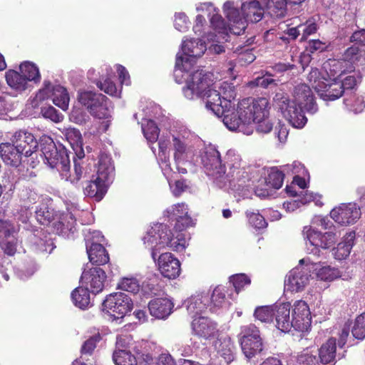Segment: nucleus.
Segmentation results:
<instances>
[{
	"instance_id": "obj_1",
	"label": "nucleus",
	"mask_w": 365,
	"mask_h": 365,
	"mask_svg": "<svg viewBox=\"0 0 365 365\" xmlns=\"http://www.w3.org/2000/svg\"><path fill=\"white\" fill-rule=\"evenodd\" d=\"M197 74L190 87L185 90L188 100L202 99L207 110H210L217 117H222V122L227 129L239 131L250 135L253 132L252 123L257 124L256 130L259 133H268L273 128V123L269 118V107L267 98H247L242 99L235 108L236 93L235 86L228 82L216 84L221 91H207L208 84L205 78Z\"/></svg>"
},
{
	"instance_id": "obj_2",
	"label": "nucleus",
	"mask_w": 365,
	"mask_h": 365,
	"mask_svg": "<svg viewBox=\"0 0 365 365\" xmlns=\"http://www.w3.org/2000/svg\"><path fill=\"white\" fill-rule=\"evenodd\" d=\"M188 210L187 205L184 202L169 207L165 214L170 221L175 222V232L167 225L156 223L143 237V245L150 251L151 257L154 259L157 252L162 248L169 247L176 252H182L185 249L187 241L182 231L194 225Z\"/></svg>"
},
{
	"instance_id": "obj_3",
	"label": "nucleus",
	"mask_w": 365,
	"mask_h": 365,
	"mask_svg": "<svg viewBox=\"0 0 365 365\" xmlns=\"http://www.w3.org/2000/svg\"><path fill=\"white\" fill-rule=\"evenodd\" d=\"M207 50V45L201 39H186L183 40L181 45V52L178 53L176 56L175 66L174 70V77L178 83H182L184 81L186 84L182 88V93L185 98V90L190 87L192 83H195L194 78L197 74L205 78L208 84L206 90L210 91H221L219 88H216V84H221L222 82L218 81L212 83L210 75L205 73L203 70L192 71L196 58L201 57ZM225 81H223L225 83Z\"/></svg>"
},
{
	"instance_id": "obj_4",
	"label": "nucleus",
	"mask_w": 365,
	"mask_h": 365,
	"mask_svg": "<svg viewBox=\"0 0 365 365\" xmlns=\"http://www.w3.org/2000/svg\"><path fill=\"white\" fill-rule=\"evenodd\" d=\"M293 98L290 100L284 93H277L273 100L275 106L292 127L302 128L307 123L304 110L313 115L318 111V106L310 87L305 83L294 86Z\"/></svg>"
},
{
	"instance_id": "obj_5",
	"label": "nucleus",
	"mask_w": 365,
	"mask_h": 365,
	"mask_svg": "<svg viewBox=\"0 0 365 365\" xmlns=\"http://www.w3.org/2000/svg\"><path fill=\"white\" fill-rule=\"evenodd\" d=\"M222 11L229 22L228 30L235 35L244 32L248 22L261 21L265 13L262 0H227Z\"/></svg>"
},
{
	"instance_id": "obj_6",
	"label": "nucleus",
	"mask_w": 365,
	"mask_h": 365,
	"mask_svg": "<svg viewBox=\"0 0 365 365\" xmlns=\"http://www.w3.org/2000/svg\"><path fill=\"white\" fill-rule=\"evenodd\" d=\"M41 158L51 169L58 171L62 179L71 183L77 182L83 175V168L74 160L73 173L70 171V160L66 150L61 145L57 146L49 136H43L39 143Z\"/></svg>"
},
{
	"instance_id": "obj_7",
	"label": "nucleus",
	"mask_w": 365,
	"mask_h": 365,
	"mask_svg": "<svg viewBox=\"0 0 365 365\" xmlns=\"http://www.w3.org/2000/svg\"><path fill=\"white\" fill-rule=\"evenodd\" d=\"M203 145V140L190 131L183 130L173 135V157L179 173L195 170L198 152Z\"/></svg>"
},
{
	"instance_id": "obj_8",
	"label": "nucleus",
	"mask_w": 365,
	"mask_h": 365,
	"mask_svg": "<svg viewBox=\"0 0 365 365\" xmlns=\"http://www.w3.org/2000/svg\"><path fill=\"white\" fill-rule=\"evenodd\" d=\"M222 182L217 183L219 187L229 186L232 190H243L250 185V168L242 161L241 156L233 150H229L225 156Z\"/></svg>"
},
{
	"instance_id": "obj_9",
	"label": "nucleus",
	"mask_w": 365,
	"mask_h": 365,
	"mask_svg": "<svg viewBox=\"0 0 365 365\" xmlns=\"http://www.w3.org/2000/svg\"><path fill=\"white\" fill-rule=\"evenodd\" d=\"M307 80L312 87L324 101H335L344 93L343 85L339 80L327 78L317 68H312Z\"/></svg>"
},
{
	"instance_id": "obj_10",
	"label": "nucleus",
	"mask_w": 365,
	"mask_h": 365,
	"mask_svg": "<svg viewBox=\"0 0 365 365\" xmlns=\"http://www.w3.org/2000/svg\"><path fill=\"white\" fill-rule=\"evenodd\" d=\"M199 151L195 166L202 165L205 173L217 186L218 182H223L221 178L224 173L220 153L215 147L207 146L205 143Z\"/></svg>"
},
{
	"instance_id": "obj_11",
	"label": "nucleus",
	"mask_w": 365,
	"mask_h": 365,
	"mask_svg": "<svg viewBox=\"0 0 365 365\" xmlns=\"http://www.w3.org/2000/svg\"><path fill=\"white\" fill-rule=\"evenodd\" d=\"M302 233L307 252L314 256H319L320 248L328 249L337 240L336 233L330 231L323 234L312 226H305Z\"/></svg>"
},
{
	"instance_id": "obj_12",
	"label": "nucleus",
	"mask_w": 365,
	"mask_h": 365,
	"mask_svg": "<svg viewBox=\"0 0 365 365\" xmlns=\"http://www.w3.org/2000/svg\"><path fill=\"white\" fill-rule=\"evenodd\" d=\"M312 259L309 257L299 260V265L292 269L287 275L284 286L287 290L292 292H299L309 284Z\"/></svg>"
},
{
	"instance_id": "obj_13",
	"label": "nucleus",
	"mask_w": 365,
	"mask_h": 365,
	"mask_svg": "<svg viewBox=\"0 0 365 365\" xmlns=\"http://www.w3.org/2000/svg\"><path fill=\"white\" fill-rule=\"evenodd\" d=\"M51 98L53 103L63 110L68 108L70 98L67 90L60 85H53L49 81H44L43 87L36 94L32 102V106H38V101H43Z\"/></svg>"
},
{
	"instance_id": "obj_14",
	"label": "nucleus",
	"mask_w": 365,
	"mask_h": 365,
	"mask_svg": "<svg viewBox=\"0 0 365 365\" xmlns=\"http://www.w3.org/2000/svg\"><path fill=\"white\" fill-rule=\"evenodd\" d=\"M78 101L81 105L86 107L90 113L96 118L103 119L110 116L108 98L101 93L89 91H79Z\"/></svg>"
},
{
	"instance_id": "obj_15",
	"label": "nucleus",
	"mask_w": 365,
	"mask_h": 365,
	"mask_svg": "<svg viewBox=\"0 0 365 365\" xmlns=\"http://www.w3.org/2000/svg\"><path fill=\"white\" fill-rule=\"evenodd\" d=\"M240 344L246 358L251 359L263 349V344L259 331L254 324H249L241 328Z\"/></svg>"
},
{
	"instance_id": "obj_16",
	"label": "nucleus",
	"mask_w": 365,
	"mask_h": 365,
	"mask_svg": "<svg viewBox=\"0 0 365 365\" xmlns=\"http://www.w3.org/2000/svg\"><path fill=\"white\" fill-rule=\"evenodd\" d=\"M131 298L123 292L113 293L103 301V310L115 319H122L133 309Z\"/></svg>"
},
{
	"instance_id": "obj_17",
	"label": "nucleus",
	"mask_w": 365,
	"mask_h": 365,
	"mask_svg": "<svg viewBox=\"0 0 365 365\" xmlns=\"http://www.w3.org/2000/svg\"><path fill=\"white\" fill-rule=\"evenodd\" d=\"M361 216V209L356 203H343L330 212L331 218L341 225L355 223Z\"/></svg>"
},
{
	"instance_id": "obj_18",
	"label": "nucleus",
	"mask_w": 365,
	"mask_h": 365,
	"mask_svg": "<svg viewBox=\"0 0 365 365\" xmlns=\"http://www.w3.org/2000/svg\"><path fill=\"white\" fill-rule=\"evenodd\" d=\"M322 69V73L326 75L327 78L339 80L342 76L354 72V66L346 61L344 53L342 58H330L326 61L323 63Z\"/></svg>"
},
{
	"instance_id": "obj_19",
	"label": "nucleus",
	"mask_w": 365,
	"mask_h": 365,
	"mask_svg": "<svg viewBox=\"0 0 365 365\" xmlns=\"http://www.w3.org/2000/svg\"><path fill=\"white\" fill-rule=\"evenodd\" d=\"M160 251L161 249L157 252L155 259L152 257L157 264L159 271L165 277L168 279L178 277L181 270L180 261L170 252L162 253L157 259V255Z\"/></svg>"
},
{
	"instance_id": "obj_20",
	"label": "nucleus",
	"mask_w": 365,
	"mask_h": 365,
	"mask_svg": "<svg viewBox=\"0 0 365 365\" xmlns=\"http://www.w3.org/2000/svg\"><path fill=\"white\" fill-rule=\"evenodd\" d=\"M106 278V272L103 269L93 267L82 273L81 284L96 294L103 290Z\"/></svg>"
},
{
	"instance_id": "obj_21",
	"label": "nucleus",
	"mask_w": 365,
	"mask_h": 365,
	"mask_svg": "<svg viewBox=\"0 0 365 365\" xmlns=\"http://www.w3.org/2000/svg\"><path fill=\"white\" fill-rule=\"evenodd\" d=\"M311 313L307 304L303 300L296 301L292 312L294 329L307 331L311 327Z\"/></svg>"
},
{
	"instance_id": "obj_22",
	"label": "nucleus",
	"mask_w": 365,
	"mask_h": 365,
	"mask_svg": "<svg viewBox=\"0 0 365 365\" xmlns=\"http://www.w3.org/2000/svg\"><path fill=\"white\" fill-rule=\"evenodd\" d=\"M220 365H228L235 357L236 347L227 335H221L214 343Z\"/></svg>"
},
{
	"instance_id": "obj_23",
	"label": "nucleus",
	"mask_w": 365,
	"mask_h": 365,
	"mask_svg": "<svg viewBox=\"0 0 365 365\" xmlns=\"http://www.w3.org/2000/svg\"><path fill=\"white\" fill-rule=\"evenodd\" d=\"M5 80L11 91L9 95L17 97L28 90L32 88L31 84H29L18 70L9 69L5 73Z\"/></svg>"
},
{
	"instance_id": "obj_24",
	"label": "nucleus",
	"mask_w": 365,
	"mask_h": 365,
	"mask_svg": "<svg viewBox=\"0 0 365 365\" xmlns=\"http://www.w3.org/2000/svg\"><path fill=\"white\" fill-rule=\"evenodd\" d=\"M196 11H207L208 16H210V24L214 29H219V32L222 33L223 37H226L228 27L224 19L219 14V9L215 7L211 2L199 3L196 5Z\"/></svg>"
},
{
	"instance_id": "obj_25",
	"label": "nucleus",
	"mask_w": 365,
	"mask_h": 365,
	"mask_svg": "<svg viewBox=\"0 0 365 365\" xmlns=\"http://www.w3.org/2000/svg\"><path fill=\"white\" fill-rule=\"evenodd\" d=\"M191 327L194 334L205 339L214 338L218 332L217 324L205 317L195 318L192 322Z\"/></svg>"
},
{
	"instance_id": "obj_26",
	"label": "nucleus",
	"mask_w": 365,
	"mask_h": 365,
	"mask_svg": "<svg viewBox=\"0 0 365 365\" xmlns=\"http://www.w3.org/2000/svg\"><path fill=\"white\" fill-rule=\"evenodd\" d=\"M12 143L23 153L24 156L31 155L33 150L38 146L34 136L25 130L16 132L13 137Z\"/></svg>"
},
{
	"instance_id": "obj_27",
	"label": "nucleus",
	"mask_w": 365,
	"mask_h": 365,
	"mask_svg": "<svg viewBox=\"0 0 365 365\" xmlns=\"http://www.w3.org/2000/svg\"><path fill=\"white\" fill-rule=\"evenodd\" d=\"M276 327L282 332H289L294 329L292 319L290 318V304L282 303L275 304L274 317Z\"/></svg>"
},
{
	"instance_id": "obj_28",
	"label": "nucleus",
	"mask_w": 365,
	"mask_h": 365,
	"mask_svg": "<svg viewBox=\"0 0 365 365\" xmlns=\"http://www.w3.org/2000/svg\"><path fill=\"white\" fill-rule=\"evenodd\" d=\"M173 307V303L168 298H156L148 304L150 315L158 319H166L172 313Z\"/></svg>"
},
{
	"instance_id": "obj_29",
	"label": "nucleus",
	"mask_w": 365,
	"mask_h": 365,
	"mask_svg": "<svg viewBox=\"0 0 365 365\" xmlns=\"http://www.w3.org/2000/svg\"><path fill=\"white\" fill-rule=\"evenodd\" d=\"M115 175V168L110 155L103 153L99 157L97 179L109 185Z\"/></svg>"
},
{
	"instance_id": "obj_30",
	"label": "nucleus",
	"mask_w": 365,
	"mask_h": 365,
	"mask_svg": "<svg viewBox=\"0 0 365 365\" xmlns=\"http://www.w3.org/2000/svg\"><path fill=\"white\" fill-rule=\"evenodd\" d=\"M108 185L96 177L94 179L85 182L83 186V194L86 197L101 201L107 192Z\"/></svg>"
},
{
	"instance_id": "obj_31",
	"label": "nucleus",
	"mask_w": 365,
	"mask_h": 365,
	"mask_svg": "<svg viewBox=\"0 0 365 365\" xmlns=\"http://www.w3.org/2000/svg\"><path fill=\"white\" fill-rule=\"evenodd\" d=\"M0 155L4 162L13 167L19 165L22 160L23 153L13 143H1Z\"/></svg>"
},
{
	"instance_id": "obj_32",
	"label": "nucleus",
	"mask_w": 365,
	"mask_h": 365,
	"mask_svg": "<svg viewBox=\"0 0 365 365\" xmlns=\"http://www.w3.org/2000/svg\"><path fill=\"white\" fill-rule=\"evenodd\" d=\"M209 302V295L205 294H198L190 297L185 302V305L189 314L192 317L202 313L207 307Z\"/></svg>"
},
{
	"instance_id": "obj_33",
	"label": "nucleus",
	"mask_w": 365,
	"mask_h": 365,
	"mask_svg": "<svg viewBox=\"0 0 365 365\" xmlns=\"http://www.w3.org/2000/svg\"><path fill=\"white\" fill-rule=\"evenodd\" d=\"M356 234L355 232H349L344 236L341 242L334 250L333 255L335 259L342 260L349 256L351 250L354 245Z\"/></svg>"
},
{
	"instance_id": "obj_34",
	"label": "nucleus",
	"mask_w": 365,
	"mask_h": 365,
	"mask_svg": "<svg viewBox=\"0 0 365 365\" xmlns=\"http://www.w3.org/2000/svg\"><path fill=\"white\" fill-rule=\"evenodd\" d=\"M86 252L88 259L92 264L97 265L105 264L109 261V256L102 244L95 243L88 245Z\"/></svg>"
},
{
	"instance_id": "obj_35",
	"label": "nucleus",
	"mask_w": 365,
	"mask_h": 365,
	"mask_svg": "<svg viewBox=\"0 0 365 365\" xmlns=\"http://www.w3.org/2000/svg\"><path fill=\"white\" fill-rule=\"evenodd\" d=\"M336 339L330 338L319 349V365H328L334 362L336 356Z\"/></svg>"
},
{
	"instance_id": "obj_36",
	"label": "nucleus",
	"mask_w": 365,
	"mask_h": 365,
	"mask_svg": "<svg viewBox=\"0 0 365 365\" xmlns=\"http://www.w3.org/2000/svg\"><path fill=\"white\" fill-rule=\"evenodd\" d=\"M19 73L26 80L29 84L31 83L37 84L41 81V74L38 66L33 62L24 61L19 66Z\"/></svg>"
},
{
	"instance_id": "obj_37",
	"label": "nucleus",
	"mask_w": 365,
	"mask_h": 365,
	"mask_svg": "<svg viewBox=\"0 0 365 365\" xmlns=\"http://www.w3.org/2000/svg\"><path fill=\"white\" fill-rule=\"evenodd\" d=\"M264 12L272 17L282 18L287 13V0H262Z\"/></svg>"
},
{
	"instance_id": "obj_38",
	"label": "nucleus",
	"mask_w": 365,
	"mask_h": 365,
	"mask_svg": "<svg viewBox=\"0 0 365 365\" xmlns=\"http://www.w3.org/2000/svg\"><path fill=\"white\" fill-rule=\"evenodd\" d=\"M226 304V288L223 286L216 287L211 296H209L207 307L210 311L212 312H216L219 308H222Z\"/></svg>"
},
{
	"instance_id": "obj_39",
	"label": "nucleus",
	"mask_w": 365,
	"mask_h": 365,
	"mask_svg": "<svg viewBox=\"0 0 365 365\" xmlns=\"http://www.w3.org/2000/svg\"><path fill=\"white\" fill-rule=\"evenodd\" d=\"M311 272H315L317 279L324 281H331L338 277V271L329 266L322 265L319 262L312 260Z\"/></svg>"
},
{
	"instance_id": "obj_40",
	"label": "nucleus",
	"mask_w": 365,
	"mask_h": 365,
	"mask_svg": "<svg viewBox=\"0 0 365 365\" xmlns=\"http://www.w3.org/2000/svg\"><path fill=\"white\" fill-rule=\"evenodd\" d=\"M81 286L75 289L71 293V299L76 307L86 309L91 306L90 290Z\"/></svg>"
},
{
	"instance_id": "obj_41",
	"label": "nucleus",
	"mask_w": 365,
	"mask_h": 365,
	"mask_svg": "<svg viewBox=\"0 0 365 365\" xmlns=\"http://www.w3.org/2000/svg\"><path fill=\"white\" fill-rule=\"evenodd\" d=\"M346 107L354 113H361L365 108V93H351L344 99Z\"/></svg>"
},
{
	"instance_id": "obj_42",
	"label": "nucleus",
	"mask_w": 365,
	"mask_h": 365,
	"mask_svg": "<svg viewBox=\"0 0 365 365\" xmlns=\"http://www.w3.org/2000/svg\"><path fill=\"white\" fill-rule=\"evenodd\" d=\"M143 135L149 143H155L159 137L160 129L151 119L144 118L141 123Z\"/></svg>"
},
{
	"instance_id": "obj_43",
	"label": "nucleus",
	"mask_w": 365,
	"mask_h": 365,
	"mask_svg": "<svg viewBox=\"0 0 365 365\" xmlns=\"http://www.w3.org/2000/svg\"><path fill=\"white\" fill-rule=\"evenodd\" d=\"M215 31V38L212 39V38H208L209 43H210V46H207V49L208 50V52L210 53H216L220 54L225 51V47L222 44V41H228V34L229 32L232 33L230 30L227 31V33L226 34V37L224 38L222 33L219 32V29H214Z\"/></svg>"
},
{
	"instance_id": "obj_44",
	"label": "nucleus",
	"mask_w": 365,
	"mask_h": 365,
	"mask_svg": "<svg viewBox=\"0 0 365 365\" xmlns=\"http://www.w3.org/2000/svg\"><path fill=\"white\" fill-rule=\"evenodd\" d=\"M344 57L351 64L362 66L365 64V51H360L357 47L351 46L344 52Z\"/></svg>"
},
{
	"instance_id": "obj_45",
	"label": "nucleus",
	"mask_w": 365,
	"mask_h": 365,
	"mask_svg": "<svg viewBox=\"0 0 365 365\" xmlns=\"http://www.w3.org/2000/svg\"><path fill=\"white\" fill-rule=\"evenodd\" d=\"M275 312V305L274 306H262L255 309L254 316L256 319L268 323L273 321Z\"/></svg>"
},
{
	"instance_id": "obj_46",
	"label": "nucleus",
	"mask_w": 365,
	"mask_h": 365,
	"mask_svg": "<svg viewBox=\"0 0 365 365\" xmlns=\"http://www.w3.org/2000/svg\"><path fill=\"white\" fill-rule=\"evenodd\" d=\"M53 210L47 204H41L36 210V218L41 225H46L53 219Z\"/></svg>"
},
{
	"instance_id": "obj_47",
	"label": "nucleus",
	"mask_w": 365,
	"mask_h": 365,
	"mask_svg": "<svg viewBox=\"0 0 365 365\" xmlns=\"http://www.w3.org/2000/svg\"><path fill=\"white\" fill-rule=\"evenodd\" d=\"M113 361L115 365H138L135 356L130 351H114Z\"/></svg>"
},
{
	"instance_id": "obj_48",
	"label": "nucleus",
	"mask_w": 365,
	"mask_h": 365,
	"mask_svg": "<svg viewBox=\"0 0 365 365\" xmlns=\"http://www.w3.org/2000/svg\"><path fill=\"white\" fill-rule=\"evenodd\" d=\"M284 175L282 169L279 170L277 168H272L268 174L267 183L275 189H279L283 184Z\"/></svg>"
},
{
	"instance_id": "obj_49",
	"label": "nucleus",
	"mask_w": 365,
	"mask_h": 365,
	"mask_svg": "<svg viewBox=\"0 0 365 365\" xmlns=\"http://www.w3.org/2000/svg\"><path fill=\"white\" fill-rule=\"evenodd\" d=\"M295 365H319L317 353L313 354L308 349L304 350L297 356Z\"/></svg>"
},
{
	"instance_id": "obj_50",
	"label": "nucleus",
	"mask_w": 365,
	"mask_h": 365,
	"mask_svg": "<svg viewBox=\"0 0 365 365\" xmlns=\"http://www.w3.org/2000/svg\"><path fill=\"white\" fill-rule=\"evenodd\" d=\"M234 53L237 54L235 60L240 66L247 65L253 62L255 59V56L250 48H241L239 49L237 48Z\"/></svg>"
},
{
	"instance_id": "obj_51",
	"label": "nucleus",
	"mask_w": 365,
	"mask_h": 365,
	"mask_svg": "<svg viewBox=\"0 0 365 365\" xmlns=\"http://www.w3.org/2000/svg\"><path fill=\"white\" fill-rule=\"evenodd\" d=\"M281 169H282L284 175H294V176L302 175L304 177L308 174L304 166L298 161H294L291 164L282 165Z\"/></svg>"
},
{
	"instance_id": "obj_52",
	"label": "nucleus",
	"mask_w": 365,
	"mask_h": 365,
	"mask_svg": "<svg viewBox=\"0 0 365 365\" xmlns=\"http://www.w3.org/2000/svg\"><path fill=\"white\" fill-rule=\"evenodd\" d=\"M118 287L123 291L137 293L140 285L138 280L135 277H124L118 283Z\"/></svg>"
},
{
	"instance_id": "obj_53",
	"label": "nucleus",
	"mask_w": 365,
	"mask_h": 365,
	"mask_svg": "<svg viewBox=\"0 0 365 365\" xmlns=\"http://www.w3.org/2000/svg\"><path fill=\"white\" fill-rule=\"evenodd\" d=\"M351 332L356 339H363L365 338V312L356 318Z\"/></svg>"
},
{
	"instance_id": "obj_54",
	"label": "nucleus",
	"mask_w": 365,
	"mask_h": 365,
	"mask_svg": "<svg viewBox=\"0 0 365 365\" xmlns=\"http://www.w3.org/2000/svg\"><path fill=\"white\" fill-rule=\"evenodd\" d=\"M301 32V41H306L308 37L316 33L318 26L314 19H309L305 23L299 24Z\"/></svg>"
},
{
	"instance_id": "obj_55",
	"label": "nucleus",
	"mask_w": 365,
	"mask_h": 365,
	"mask_svg": "<svg viewBox=\"0 0 365 365\" xmlns=\"http://www.w3.org/2000/svg\"><path fill=\"white\" fill-rule=\"evenodd\" d=\"M69 120L74 123L83 125L89 120V115L82 108L74 106L69 115Z\"/></svg>"
},
{
	"instance_id": "obj_56",
	"label": "nucleus",
	"mask_w": 365,
	"mask_h": 365,
	"mask_svg": "<svg viewBox=\"0 0 365 365\" xmlns=\"http://www.w3.org/2000/svg\"><path fill=\"white\" fill-rule=\"evenodd\" d=\"M190 22L184 12H177L174 16V27L180 32H186L190 28Z\"/></svg>"
},
{
	"instance_id": "obj_57",
	"label": "nucleus",
	"mask_w": 365,
	"mask_h": 365,
	"mask_svg": "<svg viewBox=\"0 0 365 365\" xmlns=\"http://www.w3.org/2000/svg\"><path fill=\"white\" fill-rule=\"evenodd\" d=\"M246 214L250 225L255 229L260 230L267 227V223L264 217L259 212L248 210L247 211Z\"/></svg>"
},
{
	"instance_id": "obj_58",
	"label": "nucleus",
	"mask_w": 365,
	"mask_h": 365,
	"mask_svg": "<svg viewBox=\"0 0 365 365\" xmlns=\"http://www.w3.org/2000/svg\"><path fill=\"white\" fill-rule=\"evenodd\" d=\"M96 85L98 88L111 96H120V90L118 89L114 82L109 78L106 79L103 82L98 81Z\"/></svg>"
},
{
	"instance_id": "obj_59",
	"label": "nucleus",
	"mask_w": 365,
	"mask_h": 365,
	"mask_svg": "<svg viewBox=\"0 0 365 365\" xmlns=\"http://www.w3.org/2000/svg\"><path fill=\"white\" fill-rule=\"evenodd\" d=\"M299 197V200L301 205L310 202H314L317 206H322L323 205V202H322V196L309 190L301 191Z\"/></svg>"
},
{
	"instance_id": "obj_60",
	"label": "nucleus",
	"mask_w": 365,
	"mask_h": 365,
	"mask_svg": "<svg viewBox=\"0 0 365 365\" xmlns=\"http://www.w3.org/2000/svg\"><path fill=\"white\" fill-rule=\"evenodd\" d=\"M41 113L43 118L49 119L54 123H59L63 119V115L51 106L42 107Z\"/></svg>"
},
{
	"instance_id": "obj_61",
	"label": "nucleus",
	"mask_w": 365,
	"mask_h": 365,
	"mask_svg": "<svg viewBox=\"0 0 365 365\" xmlns=\"http://www.w3.org/2000/svg\"><path fill=\"white\" fill-rule=\"evenodd\" d=\"M230 281L232 283L237 292H239L245 286H247L251 283L250 277L245 274H237L232 275L230 277Z\"/></svg>"
},
{
	"instance_id": "obj_62",
	"label": "nucleus",
	"mask_w": 365,
	"mask_h": 365,
	"mask_svg": "<svg viewBox=\"0 0 365 365\" xmlns=\"http://www.w3.org/2000/svg\"><path fill=\"white\" fill-rule=\"evenodd\" d=\"M83 232L86 248L88 247V245H91L93 243L102 244L104 241V237L100 231L86 229Z\"/></svg>"
},
{
	"instance_id": "obj_63",
	"label": "nucleus",
	"mask_w": 365,
	"mask_h": 365,
	"mask_svg": "<svg viewBox=\"0 0 365 365\" xmlns=\"http://www.w3.org/2000/svg\"><path fill=\"white\" fill-rule=\"evenodd\" d=\"M171 192L175 196H179L190 187V182L185 180H177L174 182L168 180Z\"/></svg>"
},
{
	"instance_id": "obj_64",
	"label": "nucleus",
	"mask_w": 365,
	"mask_h": 365,
	"mask_svg": "<svg viewBox=\"0 0 365 365\" xmlns=\"http://www.w3.org/2000/svg\"><path fill=\"white\" fill-rule=\"evenodd\" d=\"M21 197L25 202V206H29L36 203L40 196L35 190L26 187L22 190Z\"/></svg>"
}]
</instances>
